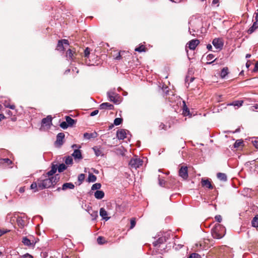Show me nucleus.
<instances>
[{
    "instance_id": "nucleus-1",
    "label": "nucleus",
    "mask_w": 258,
    "mask_h": 258,
    "mask_svg": "<svg viewBox=\"0 0 258 258\" xmlns=\"http://www.w3.org/2000/svg\"><path fill=\"white\" fill-rule=\"evenodd\" d=\"M211 233L213 238L220 239L222 238L225 234V227L223 225L217 223L212 229Z\"/></svg>"
},
{
    "instance_id": "nucleus-2",
    "label": "nucleus",
    "mask_w": 258,
    "mask_h": 258,
    "mask_svg": "<svg viewBox=\"0 0 258 258\" xmlns=\"http://www.w3.org/2000/svg\"><path fill=\"white\" fill-rule=\"evenodd\" d=\"M143 161L138 158L137 156H134L130 160L129 162V166L131 168L137 169L140 166H142Z\"/></svg>"
},
{
    "instance_id": "nucleus-3",
    "label": "nucleus",
    "mask_w": 258,
    "mask_h": 258,
    "mask_svg": "<svg viewBox=\"0 0 258 258\" xmlns=\"http://www.w3.org/2000/svg\"><path fill=\"white\" fill-rule=\"evenodd\" d=\"M51 185L52 181L50 177L42 180H38V186L40 190L50 187Z\"/></svg>"
},
{
    "instance_id": "nucleus-4",
    "label": "nucleus",
    "mask_w": 258,
    "mask_h": 258,
    "mask_svg": "<svg viewBox=\"0 0 258 258\" xmlns=\"http://www.w3.org/2000/svg\"><path fill=\"white\" fill-rule=\"evenodd\" d=\"M107 96L110 101L115 104H119L121 101L120 96L114 92H109L107 93Z\"/></svg>"
},
{
    "instance_id": "nucleus-5",
    "label": "nucleus",
    "mask_w": 258,
    "mask_h": 258,
    "mask_svg": "<svg viewBox=\"0 0 258 258\" xmlns=\"http://www.w3.org/2000/svg\"><path fill=\"white\" fill-rule=\"evenodd\" d=\"M199 43V40L197 39H192L186 44V47H188L191 50H195Z\"/></svg>"
},
{
    "instance_id": "nucleus-6",
    "label": "nucleus",
    "mask_w": 258,
    "mask_h": 258,
    "mask_svg": "<svg viewBox=\"0 0 258 258\" xmlns=\"http://www.w3.org/2000/svg\"><path fill=\"white\" fill-rule=\"evenodd\" d=\"M179 175L184 179L188 177L187 167L182 166L179 170Z\"/></svg>"
},
{
    "instance_id": "nucleus-7",
    "label": "nucleus",
    "mask_w": 258,
    "mask_h": 258,
    "mask_svg": "<svg viewBox=\"0 0 258 258\" xmlns=\"http://www.w3.org/2000/svg\"><path fill=\"white\" fill-rule=\"evenodd\" d=\"M63 44L69 45V41L67 39H61L58 41L56 49L59 51H63L64 49Z\"/></svg>"
},
{
    "instance_id": "nucleus-8",
    "label": "nucleus",
    "mask_w": 258,
    "mask_h": 258,
    "mask_svg": "<svg viewBox=\"0 0 258 258\" xmlns=\"http://www.w3.org/2000/svg\"><path fill=\"white\" fill-rule=\"evenodd\" d=\"M52 118L50 115L47 116L46 117L42 119L41 121L42 126H48L50 127L52 123Z\"/></svg>"
},
{
    "instance_id": "nucleus-9",
    "label": "nucleus",
    "mask_w": 258,
    "mask_h": 258,
    "mask_svg": "<svg viewBox=\"0 0 258 258\" xmlns=\"http://www.w3.org/2000/svg\"><path fill=\"white\" fill-rule=\"evenodd\" d=\"M201 185L203 187H206L208 189H211L213 188V186L209 179L202 178L201 180Z\"/></svg>"
},
{
    "instance_id": "nucleus-10",
    "label": "nucleus",
    "mask_w": 258,
    "mask_h": 258,
    "mask_svg": "<svg viewBox=\"0 0 258 258\" xmlns=\"http://www.w3.org/2000/svg\"><path fill=\"white\" fill-rule=\"evenodd\" d=\"M64 138V134L63 133H60L57 134L56 136V140L55 142V144L56 146L59 147L61 146L63 143V140Z\"/></svg>"
},
{
    "instance_id": "nucleus-11",
    "label": "nucleus",
    "mask_w": 258,
    "mask_h": 258,
    "mask_svg": "<svg viewBox=\"0 0 258 258\" xmlns=\"http://www.w3.org/2000/svg\"><path fill=\"white\" fill-rule=\"evenodd\" d=\"M212 44L217 49H221L223 46V43L220 38H215L212 41Z\"/></svg>"
},
{
    "instance_id": "nucleus-12",
    "label": "nucleus",
    "mask_w": 258,
    "mask_h": 258,
    "mask_svg": "<svg viewBox=\"0 0 258 258\" xmlns=\"http://www.w3.org/2000/svg\"><path fill=\"white\" fill-rule=\"evenodd\" d=\"M77 55V54L75 50H74V48L69 49L66 52L67 57H69L71 60H75L76 58Z\"/></svg>"
},
{
    "instance_id": "nucleus-13",
    "label": "nucleus",
    "mask_w": 258,
    "mask_h": 258,
    "mask_svg": "<svg viewBox=\"0 0 258 258\" xmlns=\"http://www.w3.org/2000/svg\"><path fill=\"white\" fill-rule=\"evenodd\" d=\"M126 130L124 129H120L116 133L117 138L119 140H123L126 138Z\"/></svg>"
},
{
    "instance_id": "nucleus-14",
    "label": "nucleus",
    "mask_w": 258,
    "mask_h": 258,
    "mask_svg": "<svg viewBox=\"0 0 258 258\" xmlns=\"http://www.w3.org/2000/svg\"><path fill=\"white\" fill-rule=\"evenodd\" d=\"M166 241L165 237H159L157 240L153 242L154 246L158 247H160V245L165 243Z\"/></svg>"
},
{
    "instance_id": "nucleus-15",
    "label": "nucleus",
    "mask_w": 258,
    "mask_h": 258,
    "mask_svg": "<svg viewBox=\"0 0 258 258\" xmlns=\"http://www.w3.org/2000/svg\"><path fill=\"white\" fill-rule=\"evenodd\" d=\"M22 242L25 245L29 247H34L35 244L33 241L31 242L27 237H24Z\"/></svg>"
},
{
    "instance_id": "nucleus-16",
    "label": "nucleus",
    "mask_w": 258,
    "mask_h": 258,
    "mask_svg": "<svg viewBox=\"0 0 258 258\" xmlns=\"http://www.w3.org/2000/svg\"><path fill=\"white\" fill-rule=\"evenodd\" d=\"M100 109H109L113 110L114 109V106L109 103L105 102L101 104L99 106Z\"/></svg>"
},
{
    "instance_id": "nucleus-17",
    "label": "nucleus",
    "mask_w": 258,
    "mask_h": 258,
    "mask_svg": "<svg viewBox=\"0 0 258 258\" xmlns=\"http://www.w3.org/2000/svg\"><path fill=\"white\" fill-rule=\"evenodd\" d=\"M18 226L20 228H23L26 225V221L21 217H18L17 219Z\"/></svg>"
},
{
    "instance_id": "nucleus-18",
    "label": "nucleus",
    "mask_w": 258,
    "mask_h": 258,
    "mask_svg": "<svg viewBox=\"0 0 258 258\" xmlns=\"http://www.w3.org/2000/svg\"><path fill=\"white\" fill-rule=\"evenodd\" d=\"M72 156L75 159H82L83 158L81 152L79 149H75L72 154Z\"/></svg>"
},
{
    "instance_id": "nucleus-19",
    "label": "nucleus",
    "mask_w": 258,
    "mask_h": 258,
    "mask_svg": "<svg viewBox=\"0 0 258 258\" xmlns=\"http://www.w3.org/2000/svg\"><path fill=\"white\" fill-rule=\"evenodd\" d=\"M100 215L105 220H108L109 219V217L107 216L108 214L107 211L103 208H101L100 209Z\"/></svg>"
},
{
    "instance_id": "nucleus-20",
    "label": "nucleus",
    "mask_w": 258,
    "mask_h": 258,
    "mask_svg": "<svg viewBox=\"0 0 258 258\" xmlns=\"http://www.w3.org/2000/svg\"><path fill=\"white\" fill-rule=\"evenodd\" d=\"M258 28V20L256 21L255 20V22L253 23L252 26H251L249 29L248 30L247 32L248 34H250L252 33L256 29Z\"/></svg>"
},
{
    "instance_id": "nucleus-21",
    "label": "nucleus",
    "mask_w": 258,
    "mask_h": 258,
    "mask_svg": "<svg viewBox=\"0 0 258 258\" xmlns=\"http://www.w3.org/2000/svg\"><path fill=\"white\" fill-rule=\"evenodd\" d=\"M182 114L186 116L190 115V111L186 106L185 101H183Z\"/></svg>"
},
{
    "instance_id": "nucleus-22",
    "label": "nucleus",
    "mask_w": 258,
    "mask_h": 258,
    "mask_svg": "<svg viewBox=\"0 0 258 258\" xmlns=\"http://www.w3.org/2000/svg\"><path fill=\"white\" fill-rule=\"evenodd\" d=\"M97 136V134L95 132L92 133H85V134H84V138H85L86 139H88V140L90 139L91 138H96Z\"/></svg>"
},
{
    "instance_id": "nucleus-23",
    "label": "nucleus",
    "mask_w": 258,
    "mask_h": 258,
    "mask_svg": "<svg viewBox=\"0 0 258 258\" xmlns=\"http://www.w3.org/2000/svg\"><path fill=\"white\" fill-rule=\"evenodd\" d=\"M66 121L69 125V126H72L74 124H75L77 121L69 116H66Z\"/></svg>"
},
{
    "instance_id": "nucleus-24",
    "label": "nucleus",
    "mask_w": 258,
    "mask_h": 258,
    "mask_svg": "<svg viewBox=\"0 0 258 258\" xmlns=\"http://www.w3.org/2000/svg\"><path fill=\"white\" fill-rule=\"evenodd\" d=\"M75 187V185L71 182H67L64 183L62 186L61 189L63 190H66L68 188L69 189H73Z\"/></svg>"
},
{
    "instance_id": "nucleus-25",
    "label": "nucleus",
    "mask_w": 258,
    "mask_h": 258,
    "mask_svg": "<svg viewBox=\"0 0 258 258\" xmlns=\"http://www.w3.org/2000/svg\"><path fill=\"white\" fill-rule=\"evenodd\" d=\"M94 196L97 199H102L104 197V192L102 190H97L95 192Z\"/></svg>"
},
{
    "instance_id": "nucleus-26",
    "label": "nucleus",
    "mask_w": 258,
    "mask_h": 258,
    "mask_svg": "<svg viewBox=\"0 0 258 258\" xmlns=\"http://www.w3.org/2000/svg\"><path fill=\"white\" fill-rule=\"evenodd\" d=\"M228 68L227 67L224 68L221 71L220 77L221 78H225V77L228 74Z\"/></svg>"
},
{
    "instance_id": "nucleus-27",
    "label": "nucleus",
    "mask_w": 258,
    "mask_h": 258,
    "mask_svg": "<svg viewBox=\"0 0 258 258\" xmlns=\"http://www.w3.org/2000/svg\"><path fill=\"white\" fill-rule=\"evenodd\" d=\"M243 100H236L232 102V103L228 104V105H232L234 106H237L238 107L241 106L243 104Z\"/></svg>"
},
{
    "instance_id": "nucleus-28",
    "label": "nucleus",
    "mask_w": 258,
    "mask_h": 258,
    "mask_svg": "<svg viewBox=\"0 0 258 258\" xmlns=\"http://www.w3.org/2000/svg\"><path fill=\"white\" fill-rule=\"evenodd\" d=\"M217 176L218 179L222 181H226L227 180V176L225 173L220 172L218 173L217 174Z\"/></svg>"
},
{
    "instance_id": "nucleus-29",
    "label": "nucleus",
    "mask_w": 258,
    "mask_h": 258,
    "mask_svg": "<svg viewBox=\"0 0 258 258\" xmlns=\"http://www.w3.org/2000/svg\"><path fill=\"white\" fill-rule=\"evenodd\" d=\"M147 50V48L146 47V46L144 45L141 44L140 46L138 47H136L135 49L136 51H138L139 52H146Z\"/></svg>"
},
{
    "instance_id": "nucleus-30",
    "label": "nucleus",
    "mask_w": 258,
    "mask_h": 258,
    "mask_svg": "<svg viewBox=\"0 0 258 258\" xmlns=\"http://www.w3.org/2000/svg\"><path fill=\"white\" fill-rule=\"evenodd\" d=\"M251 225L253 227H258V214L255 215L251 221Z\"/></svg>"
},
{
    "instance_id": "nucleus-31",
    "label": "nucleus",
    "mask_w": 258,
    "mask_h": 258,
    "mask_svg": "<svg viewBox=\"0 0 258 258\" xmlns=\"http://www.w3.org/2000/svg\"><path fill=\"white\" fill-rule=\"evenodd\" d=\"M57 170V166L56 165H53L51 167V169L47 172L46 174L48 175V176H51L53 175Z\"/></svg>"
},
{
    "instance_id": "nucleus-32",
    "label": "nucleus",
    "mask_w": 258,
    "mask_h": 258,
    "mask_svg": "<svg viewBox=\"0 0 258 258\" xmlns=\"http://www.w3.org/2000/svg\"><path fill=\"white\" fill-rule=\"evenodd\" d=\"M1 163L5 165H9L12 163V162L9 158H4L1 159Z\"/></svg>"
},
{
    "instance_id": "nucleus-33",
    "label": "nucleus",
    "mask_w": 258,
    "mask_h": 258,
    "mask_svg": "<svg viewBox=\"0 0 258 258\" xmlns=\"http://www.w3.org/2000/svg\"><path fill=\"white\" fill-rule=\"evenodd\" d=\"M93 150L94 151L95 154L97 156H102V151L98 148L95 147L93 148Z\"/></svg>"
},
{
    "instance_id": "nucleus-34",
    "label": "nucleus",
    "mask_w": 258,
    "mask_h": 258,
    "mask_svg": "<svg viewBox=\"0 0 258 258\" xmlns=\"http://www.w3.org/2000/svg\"><path fill=\"white\" fill-rule=\"evenodd\" d=\"M90 48L89 47H86L84 50V55L83 56L85 58H88L90 54Z\"/></svg>"
},
{
    "instance_id": "nucleus-35",
    "label": "nucleus",
    "mask_w": 258,
    "mask_h": 258,
    "mask_svg": "<svg viewBox=\"0 0 258 258\" xmlns=\"http://www.w3.org/2000/svg\"><path fill=\"white\" fill-rule=\"evenodd\" d=\"M67 168V166L64 164L62 163L59 164L58 167H57V169H58V171L59 172H61L63 171L64 170H66Z\"/></svg>"
},
{
    "instance_id": "nucleus-36",
    "label": "nucleus",
    "mask_w": 258,
    "mask_h": 258,
    "mask_svg": "<svg viewBox=\"0 0 258 258\" xmlns=\"http://www.w3.org/2000/svg\"><path fill=\"white\" fill-rule=\"evenodd\" d=\"M73 163V158L71 156H68L66 157V160H65V163L68 165H72Z\"/></svg>"
},
{
    "instance_id": "nucleus-37",
    "label": "nucleus",
    "mask_w": 258,
    "mask_h": 258,
    "mask_svg": "<svg viewBox=\"0 0 258 258\" xmlns=\"http://www.w3.org/2000/svg\"><path fill=\"white\" fill-rule=\"evenodd\" d=\"M97 177L92 173H90L88 176V181L89 182H95L96 180Z\"/></svg>"
},
{
    "instance_id": "nucleus-38",
    "label": "nucleus",
    "mask_w": 258,
    "mask_h": 258,
    "mask_svg": "<svg viewBox=\"0 0 258 258\" xmlns=\"http://www.w3.org/2000/svg\"><path fill=\"white\" fill-rule=\"evenodd\" d=\"M30 188L32 189H35L34 192L40 190L38 186V183H37L36 182H33L30 186Z\"/></svg>"
},
{
    "instance_id": "nucleus-39",
    "label": "nucleus",
    "mask_w": 258,
    "mask_h": 258,
    "mask_svg": "<svg viewBox=\"0 0 258 258\" xmlns=\"http://www.w3.org/2000/svg\"><path fill=\"white\" fill-rule=\"evenodd\" d=\"M131 225L130 227V229H132L135 227L136 224V219L135 218H132L131 219L130 222Z\"/></svg>"
},
{
    "instance_id": "nucleus-40",
    "label": "nucleus",
    "mask_w": 258,
    "mask_h": 258,
    "mask_svg": "<svg viewBox=\"0 0 258 258\" xmlns=\"http://www.w3.org/2000/svg\"><path fill=\"white\" fill-rule=\"evenodd\" d=\"M97 241L98 243H99L100 244H104L106 242L105 238H104L102 236H99L97 238Z\"/></svg>"
},
{
    "instance_id": "nucleus-41",
    "label": "nucleus",
    "mask_w": 258,
    "mask_h": 258,
    "mask_svg": "<svg viewBox=\"0 0 258 258\" xmlns=\"http://www.w3.org/2000/svg\"><path fill=\"white\" fill-rule=\"evenodd\" d=\"M89 213L91 215V217H92V220H95L96 219V218L98 217V212L97 211H92V213H91L89 210H88Z\"/></svg>"
},
{
    "instance_id": "nucleus-42",
    "label": "nucleus",
    "mask_w": 258,
    "mask_h": 258,
    "mask_svg": "<svg viewBox=\"0 0 258 258\" xmlns=\"http://www.w3.org/2000/svg\"><path fill=\"white\" fill-rule=\"evenodd\" d=\"M101 187V184L99 183H95L94 184L92 187H91V189L92 190H98L99 189H100Z\"/></svg>"
},
{
    "instance_id": "nucleus-43",
    "label": "nucleus",
    "mask_w": 258,
    "mask_h": 258,
    "mask_svg": "<svg viewBox=\"0 0 258 258\" xmlns=\"http://www.w3.org/2000/svg\"><path fill=\"white\" fill-rule=\"evenodd\" d=\"M57 176L58 175H56L55 176L50 177V179L52 181V185L55 184L58 181L59 177H57Z\"/></svg>"
},
{
    "instance_id": "nucleus-44",
    "label": "nucleus",
    "mask_w": 258,
    "mask_h": 258,
    "mask_svg": "<svg viewBox=\"0 0 258 258\" xmlns=\"http://www.w3.org/2000/svg\"><path fill=\"white\" fill-rule=\"evenodd\" d=\"M122 119L121 118H116L114 120V124L115 125H118L122 122Z\"/></svg>"
},
{
    "instance_id": "nucleus-45",
    "label": "nucleus",
    "mask_w": 258,
    "mask_h": 258,
    "mask_svg": "<svg viewBox=\"0 0 258 258\" xmlns=\"http://www.w3.org/2000/svg\"><path fill=\"white\" fill-rule=\"evenodd\" d=\"M116 151L117 154H119L122 156H124L125 155V151L122 147L117 149Z\"/></svg>"
},
{
    "instance_id": "nucleus-46",
    "label": "nucleus",
    "mask_w": 258,
    "mask_h": 258,
    "mask_svg": "<svg viewBox=\"0 0 258 258\" xmlns=\"http://www.w3.org/2000/svg\"><path fill=\"white\" fill-rule=\"evenodd\" d=\"M243 142L240 140H237L234 144V148H238L242 145Z\"/></svg>"
},
{
    "instance_id": "nucleus-47",
    "label": "nucleus",
    "mask_w": 258,
    "mask_h": 258,
    "mask_svg": "<svg viewBox=\"0 0 258 258\" xmlns=\"http://www.w3.org/2000/svg\"><path fill=\"white\" fill-rule=\"evenodd\" d=\"M59 125L63 129H66L69 126L67 121H62L60 123Z\"/></svg>"
},
{
    "instance_id": "nucleus-48",
    "label": "nucleus",
    "mask_w": 258,
    "mask_h": 258,
    "mask_svg": "<svg viewBox=\"0 0 258 258\" xmlns=\"http://www.w3.org/2000/svg\"><path fill=\"white\" fill-rule=\"evenodd\" d=\"M188 258H201V255L196 253L191 254Z\"/></svg>"
},
{
    "instance_id": "nucleus-49",
    "label": "nucleus",
    "mask_w": 258,
    "mask_h": 258,
    "mask_svg": "<svg viewBox=\"0 0 258 258\" xmlns=\"http://www.w3.org/2000/svg\"><path fill=\"white\" fill-rule=\"evenodd\" d=\"M78 180L81 182L82 183L83 181H84V179H85V175L83 173L82 174H80L78 176Z\"/></svg>"
},
{
    "instance_id": "nucleus-50",
    "label": "nucleus",
    "mask_w": 258,
    "mask_h": 258,
    "mask_svg": "<svg viewBox=\"0 0 258 258\" xmlns=\"http://www.w3.org/2000/svg\"><path fill=\"white\" fill-rule=\"evenodd\" d=\"M215 219L219 223H220L222 221V217L220 215H216L215 217Z\"/></svg>"
},
{
    "instance_id": "nucleus-51",
    "label": "nucleus",
    "mask_w": 258,
    "mask_h": 258,
    "mask_svg": "<svg viewBox=\"0 0 258 258\" xmlns=\"http://www.w3.org/2000/svg\"><path fill=\"white\" fill-rule=\"evenodd\" d=\"M21 258H33V256L29 253H26L21 256Z\"/></svg>"
},
{
    "instance_id": "nucleus-52",
    "label": "nucleus",
    "mask_w": 258,
    "mask_h": 258,
    "mask_svg": "<svg viewBox=\"0 0 258 258\" xmlns=\"http://www.w3.org/2000/svg\"><path fill=\"white\" fill-rule=\"evenodd\" d=\"M251 110L252 111H258V104H255L251 107Z\"/></svg>"
},
{
    "instance_id": "nucleus-53",
    "label": "nucleus",
    "mask_w": 258,
    "mask_h": 258,
    "mask_svg": "<svg viewBox=\"0 0 258 258\" xmlns=\"http://www.w3.org/2000/svg\"><path fill=\"white\" fill-rule=\"evenodd\" d=\"M258 71V61H257L255 63L254 68L253 70V72H256Z\"/></svg>"
},
{
    "instance_id": "nucleus-54",
    "label": "nucleus",
    "mask_w": 258,
    "mask_h": 258,
    "mask_svg": "<svg viewBox=\"0 0 258 258\" xmlns=\"http://www.w3.org/2000/svg\"><path fill=\"white\" fill-rule=\"evenodd\" d=\"M253 146L258 149V140L252 141Z\"/></svg>"
},
{
    "instance_id": "nucleus-55",
    "label": "nucleus",
    "mask_w": 258,
    "mask_h": 258,
    "mask_svg": "<svg viewBox=\"0 0 258 258\" xmlns=\"http://www.w3.org/2000/svg\"><path fill=\"white\" fill-rule=\"evenodd\" d=\"M214 57V55L212 54H209L207 56V58L208 60H212Z\"/></svg>"
},
{
    "instance_id": "nucleus-56",
    "label": "nucleus",
    "mask_w": 258,
    "mask_h": 258,
    "mask_svg": "<svg viewBox=\"0 0 258 258\" xmlns=\"http://www.w3.org/2000/svg\"><path fill=\"white\" fill-rule=\"evenodd\" d=\"M98 112H99L98 110H97V109H96V110H94L93 111H92V112L91 113L90 115H91V116H94V115H97V114L98 113Z\"/></svg>"
},
{
    "instance_id": "nucleus-57",
    "label": "nucleus",
    "mask_w": 258,
    "mask_h": 258,
    "mask_svg": "<svg viewBox=\"0 0 258 258\" xmlns=\"http://www.w3.org/2000/svg\"><path fill=\"white\" fill-rule=\"evenodd\" d=\"M159 184L162 186H163L165 184V181L163 179H159Z\"/></svg>"
},
{
    "instance_id": "nucleus-58",
    "label": "nucleus",
    "mask_w": 258,
    "mask_h": 258,
    "mask_svg": "<svg viewBox=\"0 0 258 258\" xmlns=\"http://www.w3.org/2000/svg\"><path fill=\"white\" fill-rule=\"evenodd\" d=\"M25 186L23 187H20L19 189V191L20 193H23L25 191Z\"/></svg>"
},
{
    "instance_id": "nucleus-59",
    "label": "nucleus",
    "mask_w": 258,
    "mask_h": 258,
    "mask_svg": "<svg viewBox=\"0 0 258 258\" xmlns=\"http://www.w3.org/2000/svg\"><path fill=\"white\" fill-rule=\"evenodd\" d=\"M159 127L161 129L166 130V125L163 123H161Z\"/></svg>"
},
{
    "instance_id": "nucleus-60",
    "label": "nucleus",
    "mask_w": 258,
    "mask_h": 258,
    "mask_svg": "<svg viewBox=\"0 0 258 258\" xmlns=\"http://www.w3.org/2000/svg\"><path fill=\"white\" fill-rule=\"evenodd\" d=\"M7 232V231H4L0 229V237Z\"/></svg>"
},
{
    "instance_id": "nucleus-61",
    "label": "nucleus",
    "mask_w": 258,
    "mask_h": 258,
    "mask_svg": "<svg viewBox=\"0 0 258 258\" xmlns=\"http://www.w3.org/2000/svg\"><path fill=\"white\" fill-rule=\"evenodd\" d=\"M6 106L12 109H14L15 108V106L14 105H7Z\"/></svg>"
},
{
    "instance_id": "nucleus-62",
    "label": "nucleus",
    "mask_w": 258,
    "mask_h": 258,
    "mask_svg": "<svg viewBox=\"0 0 258 258\" xmlns=\"http://www.w3.org/2000/svg\"><path fill=\"white\" fill-rule=\"evenodd\" d=\"M116 59H120L121 58V55L120 52H118V55L115 58Z\"/></svg>"
},
{
    "instance_id": "nucleus-63",
    "label": "nucleus",
    "mask_w": 258,
    "mask_h": 258,
    "mask_svg": "<svg viewBox=\"0 0 258 258\" xmlns=\"http://www.w3.org/2000/svg\"><path fill=\"white\" fill-rule=\"evenodd\" d=\"M219 2V0H213L212 4L216 5L218 4Z\"/></svg>"
},
{
    "instance_id": "nucleus-64",
    "label": "nucleus",
    "mask_w": 258,
    "mask_h": 258,
    "mask_svg": "<svg viewBox=\"0 0 258 258\" xmlns=\"http://www.w3.org/2000/svg\"><path fill=\"white\" fill-rule=\"evenodd\" d=\"M255 20H256V21H257V20H258V9H257V12L256 13H255Z\"/></svg>"
}]
</instances>
